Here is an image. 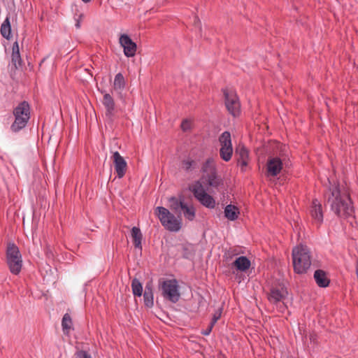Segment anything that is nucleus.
<instances>
[{
	"instance_id": "obj_1",
	"label": "nucleus",
	"mask_w": 358,
	"mask_h": 358,
	"mask_svg": "<svg viewBox=\"0 0 358 358\" xmlns=\"http://www.w3.org/2000/svg\"><path fill=\"white\" fill-rule=\"evenodd\" d=\"M328 182L329 185L324 192V203L330 206L338 217H354L355 210L349 193L344 189L341 190L338 182L331 184L329 179Z\"/></svg>"
},
{
	"instance_id": "obj_2",
	"label": "nucleus",
	"mask_w": 358,
	"mask_h": 358,
	"mask_svg": "<svg viewBox=\"0 0 358 358\" xmlns=\"http://www.w3.org/2000/svg\"><path fill=\"white\" fill-rule=\"evenodd\" d=\"M202 176L198 181L201 185L206 186L207 190L209 188L218 189L219 187L223 185L222 178L217 174V168L214 159L211 157L208 158L203 164L201 167Z\"/></svg>"
},
{
	"instance_id": "obj_3",
	"label": "nucleus",
	"mask_w": 358,
	"mask_h": 358,
	"mask_svg": "<svg viewBox=\"0 0 358 358\" xmlns=\"http://www.w3.org/2000/svg\"><path fill=\"white\" fill-rule=\"evenodd\" d=\"M292 255L294 272L297 274L306 273L311 265V257L307 246L294 248Z\"/></svg>"
},
{
	"instance_id": "obj_4",
	"label": "nucleus",
	"mask_w": 358,
	"mask_h": 358,
	"mask_svg": "<svg viewBox=\"0 0 358 358\" xmlns=\"http://www.w3.org/2000/svg\"><path fill=\"white\" fill-rule=\"evenodd\" d=\"M5 257L9 271L15 275L20 274L23 265L22 257L18 246L13 242L6 243Z\"/></svg>"
},
{
	"instance_id": "obj_5",
	"label": "nucleus",
	"mask_w": 358,
	"mask_h": 358,
	"mask_svg": "<svg viewBox=\"0 0 358 358\" xmlns=\"http://www.w3.org/2000/svg\"><path fill=\"white\" fill-rule=\"evenodd\" d=\"M189 189L202 206L210 209L215 207V199L206 192L207 189H204L200 181H195Z\"/></svg>"
},
{
	"instance_id": "obj_6",
	"label": "nucleus",
	"mask_w": 358,
	"mask_h": 358,
	"mask_svg": "<svg viewBox=\"0 0 358 358\" xmlns=\"http://www.w3.org/2000/svg\"><path fill=\"white\" fill-rule=\"evenodd\" d=\"M162 224L170 231H178L181 229V221L178 220L168 209L162 206L156 208Z\"/></svg>"
},
{
	"instance_id": "obj_7",
	"label": "nucleus",
	"mask_w": 358,
	"mask_h": 358,
	"mask_svg": "<svg viewBox=\"0 0 358 358\" xmlns=\"http://www.w3.org/2000/svg\"><path fill=\"white\" fill-rule=\"evenodd\" d=\"M163 297L173 303H177L180 298L179 286L176 279L165 280L159 284Z\"/></svg>"
},
{
	"instance_id": "obj_8",
	"label": "nucleus",
	"mask_w": 358,
	"mask_h": 358,
	"mask_svg": "<svg viewBox=\"0 0 358 358\" xmlns=\"http://www.w3.org/2000/svg\"><path fill=\"white\" fill-rule=\"evenodd\" d=\"M222 92L224 98V104L227 111L234 117L241 114V103L239 98L234 91L228 89H222Z\"/></svg>"
},
{
	"instance_id": "obj_9",
	"label": "nucleus",
	"mask_w": 358,
	"mask_h": 358,
	"mask_svg": "<svg viewBox=\"0 0 358 358\" xmlns=\"http://www.w3.org/2000/svg\"><path fill=\"white\" fill-rule=\"evenodd\" d=\"M219 143L220 144V156L224 162L231 160L233 155V147L231 143V137L229 131H225L219 136Z\"/></svg>"
},
{
	"instance_id": "obj_10",
	"label": "nucleus",
	"mask_w": 358,
	"mask_h": 358,
	"mask_svg": "<svg viewBox=\"0 0 358 358\" xmlns=\"http://www.w3.org/2000/svg\"><path fill=\"white\" fill-rule=\"evenodd\" d=\"M120 43L123 48L124 54L127 57H132L136 55L137 45L131 38L125 34L120 36L119 38Z\"/></svg>"
},
{
	"instance_id": "obj_11",
	"label": "nucleus",
	"mask_w": 358,
	"mask_h": 358,
	"mask_svg": "<svg viewBox=\"0 0 358 358\" xmlns=\"http://www.w3.org/2000/svg\"><path fill=\"white\" fill-rule=\"evenodd\" d=\"M111 159H113L115 171L117 173V178H122L124 176L127 169V164L126 160L123 157L120 155L117 151L113 152Z\"/></svg>"
},
{
	"instance_id": "obj_12",
	"label": "nucleus",
	"mask_w": 358,
	"mask_h": 358,
	"mask_svg": "<svg viewBox=\"0 0 358 358\" xmlns=\"http://www.w3.org/2000/svg\"><path fill=\"white\" fill-rule=\"evenodd\" d=\"M287 291L285 286L280 285L279 287H272L268 296V301L272 303H277L287 296Z\"/></svg>"
},
{
	"instance_id": "obj_13",
	"label": "nucleus",
	"mask_w": 358,
	"mask_h": 358,
	"mask_svg": "<svg viewBox=\"0 0 358 358\" xmlns=\"http://www.w3.org/2000/svg\"><path fill=\"white\" fill-rule=\"evenodd\" d=\"M282 169V159L278 157L268 158L266 163L267 176L275 177Z\"/></svg>"
},
{
	"instance_id": "obj_14",
	"label": "nucleus",
	"mask_w": 358,
	"mask_h": 358,
	"mask_svg": "<svg viewBox=\"0 0 358 358\" xmlns=\"http://www.w3.org/2000/svg\"><path fill=\"white\" fill-rule=\"evenodd\" d=\"M101 92L103 94L102 103L106 108V115L108 118L112 119L114 115L115 108V101L109 93H107L103 90H101Z\"/></svg>"
},
{
	"instance_id": "obj_15",
	"label": "nucleus",
	"mask_w": 358,
	"mask_h": 358,
	"mask_svg": "<svg viewBox=\"0 0 358 358\" xmlns=\"http://www.w3.org/2000/svg\"><path fill=\"white\" fill-rule=\"evenodd\" d=\"M310 213L313 220L320 225L323 222L324 215L322 204L317 199L313 200Z\"/></svg>"
},
{
	"instance_id": "obj_16",
	"label": "nucleus",
	"mask_w": 358,
	"mask_h": 358,
	"mask_svg": "<svg viewBox=\"0 0 358 358\" xmlns=\"http://www.w3.org/2000/svg\"><path fill=\"white\" fill-rule=\"evenodd\" d=\"M13 115L23 117L29 120L30 119V106L29 103L26 101L20 102L13 109Z\"/></svg>"
},
{
	"instance_id": "obj_17",
	"label": "nucleus",
	"mask_w": 358,
	"mask_h": 358,
	"mask_svg": "<svg viewBox=\"0 0 358 358\" xmlns=\"http://www.w3.org/2000/svg\"><path fill=\"white\" fill-rule=\"evenodd\" d=\"M313 278L318 287H327L330 284V279L327 273L322 269H317L315 271Z\"/></svg>"
},
{
	"instance_id": "obj_18",
	"label": "nucleus",
	"mask_w": 358,
	"mask_h": 358,
	"mask_svg": "<svg viewBox=\"0 0 358 358\" xmlns=\"http://www.w3.org/2000/svg\"><path fill=\"white\" fill-rule=\"evenodd\" d=\"M235 155L237 157L238 164L242 167L246 166L248 164L249 152L244 146H239L236 149Z\"/></svg>"
},
{
	"instance_id": "obj_19",
	"label": "nucleus",
	"mask_w": 358,
	"mask_h": 358,
	"mask_svg": "<svg viewBox=\"0 0 358 358\" xmlns=\"http://www.w3.org/2000/svg\"><path fill=\"white\" fill-rule=\"evenodd\" d=\"M144 305L147 308H152L154 306V294L152 285L151 283H147L143 293Z\"/></svg>"
},
{
	"instance_id": "obj_20",
	"label": "nucleus",
	"mask_w": 358,
	"mask_h": 358,
	"mask_svg": "<svg viewBox=\"0 0 358 358\" xmlns=\"http://www.w3.org/2000/svg\"><path fill=\"white\" fill-rule=\"evenodd\" d=\"M11 62L15 69L22 67V60L20 57L17 41L14 42L12 48Z\"/></svg>"
},
{
	"instance_id": "obj_21",
	"label": "nucleus",
	"mask_w": 358,
	"mask_h": 358,
	"mask_svg": "<svg viewBox=\"0 0 358 358\" xmlns=\"http://www.w3.org/2000/svg\"><path fill=\"white\" fill-rule=\"evenodd\" d=\"M233 266L240 271H247L251 265L250 259L245 256H241L233 262Z\"/></svg>"
},
{
	"instance_id": "obj_22",
	"label": "nucleus",
	"mask_w": 358,
	"mask_h": 358,
	"mask_svg": "<svg viewBox=\"0 0 358 358\" xmlns=\"http://www.w3.org/2000/svg\"><path fill=\"white\" fill-rule=\"evenodd\" d=\"M239 214L238 208L234 205L229 204L224 208V216L231 221L237 220Z\"/></svg>"
},
{
	"instance_id": "obj_23",
	"label": "nucleus",
	"mask_w": 358,
	"mask_h": 358,
	"mask_svg": "<svg viewBox=\"0 0 358 358\" xmlns=\"http://www.w3.org/2000/svg\"><path fill=\"white\" fill-rule=\"evenodd\" d=\"M169 206L171 210H173L176 214H181L182 208L185 203L184 202V199H178L176 197H171L169 199Z\"/></svg>"
},
{
	"instance_id": "obj_24",
	"label": "nucleus",
	"mask_w": 358,
	"mask_h": 358,
	"mask_svg": "<svg viewBox=\"0 0 358 358\" xmlns=\"http://www.w3.org/2000/svg\"><path fill=\"white\" fill-rule=\"evenodd\" d=\"M133 243L136 248L142 249L141 241L143 238L141 229L138 227H134L131 231Z\"/></svg>"
},
{
	"instance_id": "obj_25",
	"label": "nucleus",
	"mask_w": 358,
	"mask_h": 358,
	"mask_svg": "<svg viewBox=\"0 0 358 358\" xmlns=\"http://www.w3.org/2000/svg\"><path fill=\"white\" fill-rule=\"evenodd\" d=\"M14 117L15 120L10 126V129L13 132L16 133L20 131L21 129H24L27 126L29 120L27 119L20 117L18 116Z\"/></svg>"
},
{
	"instance_id": "obj_26",
	"label": "nucleus",
	"mask_w": 358,
	"mask_h": 358,
	"mask_svg": "<svg viewBox=\"0 0 358 358\" xmlns=\"http://www.w3.org/2000/svg\"><path fill=\"white\" fill-rule=\"evenodd\" d=\"M182 257L184 259H190L195 255V249L194 245L185 243L181 246Z\"/></svg>"
},
{
	"instance_id": "obj_27",
	"label": "nucleus",
	"mask_w": 358,
	"mask_h": 358,
	"mask_svg": "<svg viewBox=\"0 0 358 358\" xmlns=\"http://www.w3.org/2000/svg\"><path fill=\"white\" fill-rule=\"evenodd\" d=\"M73 321L69 313H65L62 317V327L65 335H69L72 329Z\"/></svg>"
},
{
	"instance_id": "obj_28",
	"label": "nucleus",
	"mask_w": 358,
	"mask_h": 358,
	"mask_svg": "<svg viewBox=\"0 0 358 358\" xmlns=\"http://www.w3.org/2000/svg\"><path fill=\"white\" fill-rule=\"evenodd\" d=\"M125 86L126 82L122 73H118L115 76L113 82V90L115 91L122 90L125 87Z\"/></svg>"
},
{
	"instance_id": "obj_29",
	"label": "nucleus",
	"mask_w": 358,
	"mask_h": 358,
	"mask_svg": "<svg viewBox=\"0 0 358 358\" xmlns=\"http://www.w3.org/2000/svg\"><path fill=\"white\" fill-rule=\"evenodd\" d=\"M182 211L186 219L192 221L195 218V208L193 206H187L185 203L182 208Z\"/></svg>"
},
{
	"instance_id": "obj_30",
	"label": "nucleus",
	"mask_w": 358,
	"mask_h": 358,
	"mask_svg": "<svg viewBox=\"0 0 358 358\" xmlns=\"http://www.w3.org/2000/svg\"><path fill=\"white\" fill-rule=\"evenodd\" d=\"M131 289L134 296H141L143 294V286L141 282L137 279L134 278L131 281Z\"/></svg>"
},
{
	"instance_id": "obj_31",
	"label": "nucleus",
	"mask_w": 358,
	"mask_h": 358,
	"mask_svg": "<svg viewBox=\"0 0 358 358\" xmlns=\"http://www.w3.org/2000/svg\"><path fill=\"white\" fill-rule=\"evenodd\" d=\"M196 165V162L191 159H185L182 162V169L187 171L189 172L194 169V166Z\"/></svg>"
},
{
	"instance_id": "obj_32",
	"label": "nucleus",
	"mask_w": 358,
	"mask_h": 358,
	"mask_svg": "<svg viewBox=\"0 0 358 358\" xmlns=\"http://www.w3.org/2000/svg\"><path fill=\"white\" fill-rule=\"evenodd\" d=\"M1 36L6 39H10L11 37V27L7 28V27H3V25H1Z\"/></svg>"
},
{
	"instance_id": "obj_33",
	"label": "nucleus",
	"mask_w": 358,
	"mask_h": 358,
	"mask_svg": "<svg viewBox=\"0 0 358 358\" xmlns=\"http://www.w3.org/2000/svg\"><path fill=\"white\" fill-rule=\"evenodd\" d=\"M222 312V308H220L217 309L215 311V313L213 314V318L210 322V324L212 325H215L216 324V322H217V320L220 318Z\"/></svg>"
},
{
	"instance_id": "obj_34",
	"label": "nucleus",
	"mask_w": 358,
	"mask_h": 358,
	"mask_svg": "<svg viewBox=\"0 0 358 358\" xmlns=\"http://www.w3.org/2000/svg\"><path fill=\"white\" fill-rule=\"evenodd\" d=\"M193 25L195 27L198 28L199 33L200 35H201V33H202L201 22V20H200V19L199 18V17L197 15H194V16Z\"/></svg>"
},
{
	"instance_id": "obj_35",
	"label": "nucleus",
	"mask_w": 358,
	"mask_h": 358,
	"mask_svg": "<svg viewBox=\"0 0 358 358\" xmlns=\"http://www.w3.org/2000/svg\"><path fill=\"white\" fill-rule=\"evenodd\" d=\"M75 358H92V357L86 351L79 350L76 352Z\"/></svg>"
},
{
	"instance_id": "obj_36",
	"label": "nucleus",
	"mask_w": 358,
	"mask_h": 358,
	"mask_svg": "<svg viewBox=\"0 0 358 358\" xmlns=\"http://www.w3.org/2000/svg\"><path fill=\"white\" fill-rule=\"evenodd\" d=\"M180 127L183 131H187L190 129V122L187 120H184Z\"/></svg>"
},
{
	"instance_id": "obj_37",
	"label": "nucleus",
	"mask_w": 358,
	"mask_h": 358,
	"mask_svg": "<svg viewBox=\"0 0 358 358\" xmlns=\"http://www.w3.org/2000/svg\"><path fill=\"white\" fill-rule=\"evenodd\" d=\"M213 327H214V325H212V324L210 323V324H209V326L208 327V328H207L206 330H204V331H202V334H203V335H204V336L209 335V334H210V333L211 332L212 329H213Z\"/></svg>"
},
{
	"instance_id": "obj_38",
	"label": "nucleus",
	"mask_w": 358,
	"mask_h": 358,
	"mask_svg": "<svg viewBox=\"0 0 358 358\" xmlns=\"http://www.w3.org/2000/svg\"><path fill=\"white\" fill-rule=\"evenodd\" d=\"M1 25H3V27H7V28H8V27H11L9 17H6L3 22L1 23Z\"/></svg>"
},
{
	"instance_id": "obj_39",
	"label": "nucleus",
	"mask_w": 358,
	"mask_h": 358,
	"mask_svg": "<svg viewBox=\"0 0 358 358\" xmlns=\"http://www.w3.org/2000/svg\"><path fill=\"white\" fill-rule=\"evenodd\" d=\"M310 340L311 342L315 343L317 340V335L315 334H311L310 335Z\"/></svg>"
},
{
	"instance_id": "obj_40",
	"label": "nucleus",
	"mask_w": 358,
	"mask_h": 358,
	"mask_svg": "<svg viewBox=\"0 0 358 358\" xmlns=\"http://www.w3.org/2000/svg\"><path fill=\"white\" fill-rule=\"evenodd\" d=\"M76 27L77 29H79V28L80 27V19H78V20H76Z\"/></svg>"
},
{
	"instance_id": "obj_41",
	"label": "nucleus",
	"mask_w": 358,
	"mask_h": 358,
	"mask_svg": "<svg viewBox=\"0 0 358 358\" xmlns=\"http://www.w3.org/2000/svg\"><path fill=\"white\" fill-rule=\"evenodd\" d=\"M84 3H88L90 2L91 0H82Z\"/></svg>"
},
{
	"instance_id": "obj_42",
	"label": "nucleus",
	"mask_w": 358,
	"mask_h": 358,
	"mask_svg": "<svg viewBox=\"0 0 358 358\" xmlns=\"http://www.w3.org/2000/svg\"><path fill=\"white\" fill-rule=\"evenodd\" d=\"M218 358H224V357H218Z\"/></svg>"
},
{
	"instance_id": "obj_43",
	"label": "nucleus",
	"mask_w": 358,
	"mask_h": 358,
	"mask_svg": "<svg viewBox=\"0 0 358 358\" xmlns=\"http://www.w3.org/2000/svg\"><path fill=\"white\" fill-rule=\"evenodd\" d=\"M167 358H170V357H167Z\"/></svg>"
}]
</instances>
